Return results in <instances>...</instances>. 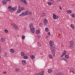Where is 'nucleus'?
<instances>
[{
    "label": "nucleus",
    "instance_id": "09e8293b",
    "mask_svg": "<svg viewBox=\"0 0 75 75\" xmlns=\"http://www.w3.org/2000/svg\"><path fill=\"white\" fill-rule=\"evenodd\" d=\"M6 1H11V0H5Z\"/></svg>",
    "mask_w": 75,
    "mask_h": 75
},
{
    "label": "nucleus",
    "instance_id": "680f3d73",
    "mask_svg": "<svg viewBox=\"0 0 75 75\" xmlns=\"http://www.w3.org/2000/svg\"><path fill=\"white\" fill-rule=\"evenodd\" d=\"M56 75H58V74H56Z\"/></svg>",
    "mask_w": 75,
    "mask_h": 75
},
{
    "label": "nucleus",
    "instance_id": "20e7f679",
    "mask_svg": "<svg viewBox=\"0 0 75 75\" xmlns=\"http://www.w3.org/2000/svg\"><path fill=\"white\" fill-rule=\"evenodd\" d=\"M8 10L11 11V12H13V11L16 10V8H13L12 6H9L8 7Z\"/></svg>",
    "mask_w": 75,
    "mask_h": 75
},
{
    "label": "nucleus",
    "instance_id": "ea45409f",
    "mask_svg": "<svg viewBox=\"0 0 75 75\" xmlns=\"http://www.w3.org/2000/svg\"><path fill=\"white\" fill-rule=\"evenodd\" d=\"M39 25L40 27H42V23H40L39 24Z\"/></svg>",
    "mask_w": 75,
    "mask_h": 75
},
{
    "label": "nucleus",
    "instance_id": "393cba45",
    "mask_svg": "<svg viewBox=\"0 0 75 75\" xmlns=\"http://www.w3.org/2000/svg\"><path fill=\"white\" fill-rule=\"evenodd\" d=\"M48 73H51L52 72V70L51 69H49L48 70Z\"/></svg>",
    "mask_w": 75,
    "mask_h": 75
},
{
    "label": "nucleus",
    "instance_id": "1a4fd4ad",
    "mask_svg": "<svg viewBox=\"0 0 75 75\" xmlns=\"http://www.w3.org/2000/svg\"><path fill=\"white\" fill-rule=\"evenodd\" d=\"M26 13L27 14V15H30V14H31L32 13L31 12H30V11H26Z\"/></svg>",
    "mask_w": 75,
    "mask_h": 75
},
{
    "label": "nucleus",
    "instance_id": "dca6fc26",
    "mask_svg": "<svg viewBox=\"0 0 75 75\" xmlns=\"http://www.w3.org/2000/svg\"><path fill=\"white\" fill-rule=\"evenodd\" d=\"M70 16L71 17H72L73 18L75 17V14L74 13H71L70 14Z\"/></svg>",
    "mask_w": 75,
    "mask_h": 75
},
{
    "label": "nucleus",
    "instance_id": "5fc2aeb1",
    "mask_svg": "<svg viewBox=\"0 0 75 75\" xmlns=\"http://www.w3.org/2000/svg\"><path fill=\"white\" fill-rule=\"evenodd\" d=\"M48 36H46V38H48Z\"/></svg>",
    "mask_w": 75,
    "mask_h": 75
},
{
    "label": "nucleus",
    "instance_id": "f257e3e1",
    "mask_svg": "<svg viewBox=\"0 0 75 75\" xmlns=\"http://www.w3.org/2000/svg\"><path fill=\"white\" fill-rule=\"evenodd\" d=\"M49 45L50 48H51V51L52 52L53 55V56H55V51L54 50V49H55V44H54L52 41L50 40L49 43Z\"/></svg>",
    "mask_w": 75,
    "mask_h": 75
},
{
    "label": "nucleus",
    "instance_id": "6e6d98bb",
    "mask_svg": "<svg viewBox=\"0 0 75 75\" xmlns=\"http://www.w3.org/2000/svg\"><path fill=\"white\" fill-rule=\"evenodd\" d=\"M6 74V72H4L3 74Z\"/></svg>",
    "mask_w": 75,
    "mask_h": 75
},
{
    "label": "nucleus",
    "instance_id": "2eb2a0df",
    "mask_svg": "<svg viewBox=\"0 0 75 75\" xmlns=\"http://www.w3.org/2000/svg\"><path fill=\"white\" fill-rule=\"evenodd\" d=\"M2 2L3 4H7V1H6V0H5L4 1H2Z\"/></svg>",
    "mask_w": 75,
    "mask_h": 75
},
{
    "label": "nucleus",
    "instance_id": "79ce46f5",
    "mask_svg": "<svg viewBox=\"0 0 75 75\" xmlns=\"http://www.w3.org/2000/svg\"><path fill=\"white\" fill-rule=\"evenodd\" d=\"M64 55H65L64 54H62L61 55V56H60V57H63V56H64Z\"/></svg>",
    "mask_w": 75,
    "mask_h": 75
},
{
    "label": "nucleus",
    "instance_id": "a878e982",
    "mask_svg": "<svg viewBox=\"0 0 75 75\" xmlns=\"http://www.w3.org/2000/svg\"><path fill=\"white\" fill-rule=\"evenodd\" d=\"M57 74H58V75H64V74L61 72L58 73H57Z\"/></svg>",
    "mask_w": 75,
    "mask_h": 75
},
{
    "label": "nucleus",
    "instance_id": "39448f33",
    "mask_svg": "<svg viewBox=\"0 0 75 75\" xmlns=\"http://www.w3.org/2000/svg\"><path fill=\"white\" fill-rule=\"evenodd\" d=\"M59 16H57L55 15V14L54 13L53 14V18L54 19V20H56V19H57V18H59Z\"/></svg>",
    "mask_w": 75,
    "mask_h": 75
},
{
    "label": "nucleus",
    "instance_id": "603ef678",
    "mask_svg": "<svg viewBox=\"0 0 75 75\" xmlns=\"http://www.w3.org/2000/svg\"><path fill=\"white\" fill-rule=\"evenodd\" d=\"M38 74H39V75H42V74H41L40 73H38Z\"/></svg>",
    "mask_w": 75,
    "mask_h": 75
},
{
    "label": "nucleus",
    "instance_id": "c03bdc74",
    "mask_svg": "<svg viewBox=\"0 0 75 75\" xmlns=\"http://www.w3.org/2000/svg\"><path fill=\"white\" fill-rule=\"evenodd\" d=\"M24 0H21V1L22 3H24Z\"/></svg>",
    "mask_w": 75,
    "mask_h": 75
},
{
    "label": "nucleus",
    "instance_id": "72a5a7b5",
    "mask_svg": "<svg viewBox=\"0 0 75 75\" xmlns=\"http://www.w3.org/2000/svg\"><path fill=\"white\" fill-rule=\"evenodd\" d=\"M8 31V30L7 29H6L5 30V33H7Z\"/></svg>",
    "mask_w": 75,
    "mask_h": 75
},
{
    "label": "nucleus",
    "instance_id": "c85d7f7f",
    "mask_svg": "<svg viewBox=\"0 0 75 75\" xmlns=\"http://www.w3.org/2000/svg\"><path fill=\"white\" fill-rule=\"evenodd\" d=\"M24 4H26V5H28V3H27V1H26L24 0V2H23Z\"/></svg>",
    "mask_w": 75,
    "mask_h": 75
},
{
    "label": "nucleus",
    "instance_id": "a19ab883",
    "mask_svg": "<svg viewBox=\"0 0 75 75\" xmlns=\"http://www.w3.org/2000/svg\"><path fill=\"white\" fill-rule=\"evenodd\" d=\"M1 47L0 46V53H1Z\"/></svg>",
    "mask_w": 75,
    "mask_h": 75
},
{
    "label": "nucleus",
    "instance_id": "c9c22d12",
    "mask_svg": "<svg viewBox=\"0 0 75 75\" xmlns=\"http://www.w3.org/2000/svg\"><path fill=\"white\" fill-rule=\"evenodd\" d=\"M38 40H40V35H38L37 37Z\"/></svg>",
    "mask_w": 75,
    "mask_h": 75
},
{
    "label": "nucleus",
    "instance_id": "b1692460",
    "mask_svg": "<svg viewBox=\"0 0 75 75\" xmlns=\"http://www.w3.org/2000/svg\"><path fill=\"white\" fill-rule=\"evenodd\" d=\"M36 34H39V33H40V31H39L38 30H37L36 31Z\"/></svg>",
    "mask_w": 75,
    "mask_h": 75
},
{
    "label": "nucleus",
    "instance_id": "37998d69",
    "mask_svg": "<svg viewBox=\"0 0 75 75\" xmlns=\"http://www.w3.org/2000/svg\"><path fill=\"white\" fill-rule=\"evenodd\" d=\"M65 59L64 58V57H63L62 58V59L61 60H63L64 61Z\"/></svg>",
    "mask_w": 75,
    "mask_h": 75
},
{
    "label": "nucleus",
    "instance_id": "7ed1b4c3",
    "mask_svg": "<svg viewBox=\"0 0 75 75\" xmlns=\"http://www.w3.org/2000/svg\"><path fill=\"white\" fill-rule=\"evenodd\" d=\"M24 10V7H22L20 6H19L18 7V8L17 10V13L18 14V13H20L22 10Z\"/></svg>",
    "mask_w": 75,
    "mask_h": 75
},
{
    "label": "nucleus",
    "instance_id": "c756f323",
    "mask_svg": "<svg viewBox=\"0 0 75 75\" xmlns=\"http://www.w3.org/2000/svg\"><path fill=\"white\" fill-rule=\"evenodd\" d=\"M23 58L24 59H28V57L27 56H25Z\"/></svg>",
    "mask_w": 75,
    "mask_h": 75
},
{
    "label": "nucleus",
    "instance_id": "a18cd8bd",
    "mask_svg": "<svg viewBox=\"0 0 75 75\" xmlns=\"http://www.w3.org/2000/svg\"><path fill=\"white\" fill-rule=\"evenodd\" d=\"M47 34L48 35H50V32H48L47 33Z\"/></svg>",
    "mask_w": 75,
    "mask_h": 75
},
{
    "label": "nucleus",
    "instance_id": "bb28decb",
    "mask_svg": "<svg viewBox=\"0 0 75 75\" xmlns=\"http://www.w3.org/2000/svg\"><path fill=\"white\" fill-rule=\"evenodd\" d=\"M48 4L49 6H51L52 4V3L51 2H49L48 3Z\"/></svg>",
    "mask_w": 75,
    "mask_h": 75
},
{
    "label": "nucleus",
    "instance_id": "e433bc0d",
    "mask_svg": "<svg viewBox=\"0 0 75 75\" xmlns=\"http://www.w3.org/2000/svg\"><path fill=\"white\" fill-rule=\"evenodd\" d=\"M38 45L39 46H41V44L40 43V42H38Z\"/></svg>",
    "mask_w": 75,
    "mask_h": 75
},
{
    "label": "nucleus",
    "instance_id": "2f4dec72",
    "mask_svg": "<svg viewBox=\"0 0 75 75\" xmlns=\"http://www.w3.org/2000/svg\"><path fill=\"white\" fill-rule=\"evenodd\" d=\"M21 56L23 57L24 56V53H23V52H21Z\"/></svg>",
    "mask_w": 75,
    "mask_h": 75
},
{
    "label": "nucleus",
    "instance_id": "8fccbe9b",
    "mask_svg": "<svg viewBox=\"0 0 75 75\" xmlns=\"http://www.w3.org/2000/svg\"><path fill=\"white\" fill-rule=\"evenodd\" d=\"M59 9H60V10H62V8H61V6H59Z\"/></svg>",
    "mask_w": 75,
    "mask_h": 75
},
{
    "label": "nucleus",
    "instance_id": "13d9d810",
    "mask_svg": "<svg viewBox=\"0 0 75 75\" xmlns=\"http://www.w3.org/2000/svg\"><path fill=\"white\" fill-rule=\"evenodd\" d=\"M53 4H54V1H53Z\"/></svg>",
    "mask_w": 75,
    "mask_h": 75
},
{
    "label": "nucleus",
    "instance_id": "4be33fe9",
    "mask_svg": "<svg viewBox=\"0 0 75 75\" xmlns=\"http://www.w3.org/2000/svg\"><path fill=\"white\" fill-rule=\"evenodd\" d=\"M49 58H50V59L52 58V55L51 54H50L49 55Z\"/></svg>",
    "mask_w": 75,
    "mask_h": 75
},
{
    "label": "nucleus",
    "instance_id": "412c9836",
    "mask_svg": "<svg viewBox=\"0 0 75 75\" xmlns=\"http://www.w3.org/2000/svg\"><path fill=\"white\" fill-rule=\"evenodd\" d=\"M65 58L66 59H68L69 58V56L68 55H65Z\"/></svg>",
    "mask_w": 75,
    "mask_h": 75
},
{
    "label": "nucleus",
    "instance_id": "0e129e2a",
    "mask_svg": "<svg viewBox=\"0 0 75 75\" xmlns=\"http://www.w3.org/2000/svg\"><path fill=\"white\" fill-rule=\"evenodd\" d=\"M21 1V0H20Z\"/></svg>",
    "mask_w": 75,
    "mask_h": 75
},
{
    "label": "nucleus",
    "instance_id": "473e14b6",
    "mask_svg": "<svg viewBox=\"0 0 75 75\" xmlns=\"http://www.w3.org/2000/svg\"><path fill=\"white\" fill-rule=\"evenodd\" d=\"M25 36H24V35H23L22 36V39H24V38H25Z\"/></svg>",
    "mask_w": 75,
    "mask_h": 75
},
{
    "label": "nucleus",
    "instance_id": "5701e85b",
    "mask_svg": "<svg viewBox=\"0 0 75 75\" xmlns=\"http://www.w3.org/2000/svg\"><path fill=\"white\" fill-rule=\"evenodd\" d=\"M45 31H46V32H48V31H49V29L48 28H45Z\"/></svg>",
    "mask_w": 75,
    "mask_h": 75
},
{
    "label": "nucleus",
    "instance_id": "6e6552de",
    "mask_svg": "<svg viewBox=\"0 0 75 75\" xmlns=\"http://www.w3.org/2000/svg\"><path fill=\"white\" fill-rule=\"evenodd\" d=\"M30 29V31H31L32 33H34L35 32V28H31Z\"/></svg>",
    "mask_w": 75,
    "mask_h": 75
},
{
    "label": "nucleus",
    "instance_id": "4c0bfd02",
    "mask_svg": "<svg viewBox=\"0 0 75 75\" xmlns=\"http://www.w3.org/2000/svg\"><path fill=\"white\" fill-rule=\"evenodd\" d=\"M7 54H6V53H5L4 54V57H7Z\"/></svg>",
    "mask_w": 75,
    "mask_h": 75
},
{
    "label": "nucleus",
    "instance_id": "052dcab7",
    "mask_svg": "<svg viewBox=\"0 0 75 75\" xmlns=\"http://www.w3.org/2000/svg\"><path fill=\"white\" fill-rule=\"evenodd\" d=\"M1 56H0V58H1Z\"/></svg>",
    "mask_w": 75,
    "mask_h": 75
},
{
    "label": "nucleus",
    "instance_id": "f03ea898",
    "mask_svg": "<svg viewBox=\"0 0 75 75\" xmlns=\"http://www.w3.org/2000/svg\"><path fill=\"white\" fill-rule=\"evenodd\" d=\"M69 42L70 43L68 45V47L69 48L72 49L73 47H74V41L71 40L69 41Z\"/></svg>",
    "mask_w": 75,
    "mask_h": 75
},
{
    "label": "nucleus",
    "instance_id": "6ab92c4d",
    "mask_svg": "<svg viewBox=\"0 0 75 75\" xmlns=\"http://www.w3.org/2000/svg\"><path fill=\"white\" fill-rule=\"evenodd\" d=\"M67 12L69 14H71L72 13V11L71 10H69L67 11Z\"/></svg>",
    "mask_w": 75,
    "mask_h": 75
},
{
    "label": "nucleus",
    "instance_id": "cd10ccee",
    "mask_svg": "<svg viewBox=\"0 0 75 75\" xmlns=\"http://www.w3.org/2000/svg\"><path fill=\"white\" fill-rule=\"evenodd\" d=\"M44 71H41L40 72V73L41 74H42V75H44Z\"/></svg>",
    "mask_w": 75,
    "mask_h": 75
},
{
    "label": "nucleus",
    "instance_id": "7c9ffc66",
    "mask_svg": "<svg viewBox=\"0 0 75 75\" xmlns=\"http://www.w3.org/2000/svg\"><path fill=\"white\" fill-rule=\"evenodd\" d=\"M62 54L64 55H65V54H66V51L64 50Z\"/></svg>",
    "mask_w": 75,
    "mask_h": 75
},
{
    "label": "nucleus",
    "instance_id": "0eeeda50",
    "mask_svg": "<svg viewBox=\"0 0 75 75\" xmlns=\"http://www.w3.org/2000/svg\"><path fill=\"white\" fill-rule=\"evenodd\" d=\"M44 24L45 25H47V24L48 23V21H47V19H45L44 20Z\"/></svg>",
    "mask_w": 75,
    "mask_h": 75
},
{
    "label": "nucleus",
    "instance_id": "de8ad7c7",
    "mask_svg": "<svg viewBox=\"0 0 75 75\" xmlns=\"http://www.w3.org/2000/svg\"><path fill=\"white\" fill-rule=\"evenodd\" d=\"M57 2H60L61 0H57Z\"/></svg>",
    "mask_w": 75,
    "mask_h": 75
},
{
    "label": "nucleus",
    "instance_id": "ddd939ff",
    "mask_svg": "<svg viewBox=\"0 0 75 75\" xmlns=\"http://www.w3.org/2000/svg\"><path fill=\"white\" fill-rule=\"evenodd\" d=\"M71 27L73 29V30H75V27L73 25H72V24L70 25Z\"/></svg>",
    "mask_w": 75,
    "mask_h": 75
},
{
    "label": "nucleus",
    "instance_id": "9b49d317",
    "mask_svg": "<svg viewBox=\"0 0 75 75\" xmlns=\"http://www.w3.org/2000/svg\"><path fill=\"white\" fill-rule=\"evenodd\" d=\"M1 41L3 42H4V41H5V38H2L1 39Z\"/></svg>",
    "mask_w": 75,
    "mask_h": 75
},
{
    "label": "nucleus",
    "instance_id": "f8f14e48",
    "mask_svg": "<svg viewBox=\"0 0 75 75\" xmlns=\"http://www.w3.org/2000/svg\"><path fill=\"white\" fill-rule=\"evenodd\" d=\"M10 51L12 53H14V50L13 49H11L10 50Z\"/></svg>",
    "mask_w": 75,
    "mask_h": 75
},
{
    "label": "nucleus",
    "instance_id": "f704fd0d",
    "mask_svg": "<svg viewBox=\"0 0 75 75\" xmlns=\"http://www.w3.org/2000/svg\"><path fill=\"white\" fill-rule=\"evenodd\" d=\"M23 16V13L19 15V16Z\"/></svg>",
    "mask_w": 75,
    "mask_h": 75
},
{
    "label": "nucleus",
    "instance_id": "58836bf2",
    "mask_svg": "<svg viewBox=\"0 0 75 75\" xmlns=\"http://www.w3.org/2000/svg\"><path fill=\"white\" fill-rule=\"evenodd\" d=\"M18 69H16V72H18Z\"/></svg>",
    "mask_w": 75,
    "mask_h": 75
},
{
    "label": "nucleus",
    "instance_id": "864d4df0",
    "mask_svg": "<svg viewBox=\"0 0 75 75\" xmlns=\"http://www.w3.org/2000/svg\"><path fill=\"white\" fill-rule=\"evenodd\" d=\"M34 75H39V74H38V73L37 74H34Z\"/></svg>",
    "mask_w": 75,
    "mask_h": 75
},
{
    "label": "nucleus",
    "instance_id": "4468645a",
    "mask_svg": "<svg viewBox=\"0 0 75 75\" xmlns=\"http://www.w3.org/2000/svg\"><path fill=\"white\" fill-rule=\"evenodd\" d=\"M29 26H30V29L34 28L33 27V24H30L29 25Z\"/></svg>",
    "mask_w": 75,
    "mask_h": 75
},
{
    "label": "nucleus",
    "instance_id": "9d476101",
    "mask_svg": "<svg viewBox=\"0 0 75 75\" xmlns=\"http://www.w3.org/2000/svg\"><path fill=\"white\" fill-rule=\"evenodd\" d=\"M26 63V61L25 60H23L22 61V63L23 65H25Z\"/></svg>",
    "mask_w": 75,
    "mask_h": 75
},
{
    "label": "nucleus",
    "instance_id": "4d7b16f0",
    "mask_svg": "<svg viewBox=\"0 0 75 75\" xmlns=\"http://www.w3.org/2000/svg\"><path fill=\"white\" fill-rule=\"evenodd\" d=\"M25 31L26 30L25 28H24L23 29Z\"/></svg>",
    "mask_w": 75,
    "mask_h": 75
},
{
    "label": "nucleus",
    "instance_id": "3c124183",
    "mask_svg": "<svg viewBox=\"0 0 75 75\" xmlns=\"http://www.w3.org/2000/svg\"><path fill=\"white\" fill-rule=\"evenodd\" d=\"M72 72L73 73H75V72H74V71H70V72Z\"/></svg>",
    "mask_w": 75,
    "mask_h": 75
},
{
    "label": "nucleus",
    "instance_id": "aec40b11",
    "mask_svg": "<svg viewBox=\"0 0 75 75\" xmlns=\"http://www.w3.org/2000/svg\"><path fill=\"white\" fill-rule=\"evenodd\" d=\"M46 16V14L45 13H42V17H45Z\"/></svg>",
    "mask_w": 75,
    "mask_h": 75
},
{
    "label": "nucleus",
    "instance_id": "423d86ee",
    "mask_svg": "<svg viewBox=\"0 0 75 75\" xmlns=\"http://www.w3.org/2000/svg\"><path fill=\"white\" fill-rule=\"evenodd\" d=\"M13 27L14 29L16 30H18V27H17V26L16 25L14 24H13Z\"/></svg>",
    "mask_w": 75,
    "mask_h": 75
},
{
    "label": "nucleus",
    "instance_id": "e2e57ef3",
    "mask_svg": "<svg viewBox=\"0 0 75 75\" xmlns=\"http://www.w3.org/2000/svg\"><path fill=\"white\" fill-rule=\"evenodd\" d=\"M50 1H52V0H50Z\"/></svg>",
    "mask_w": 75,
    "mask_h": 75
},
{
    "label": "nucleus",
    "instance_id": "bf43d9fd",
    "mask_svg": "<svg viewBox=\"0 0 75 75\" xmlns=\"http://www.w3.org/2000/svg\"><path fill=\"white\" fill-rule=\"evenodd\" d=\"M72 6H74V5L73 4L72 5Z\"/></svg>",
    "mask_w": 75,
    "mask_h": 75
},
{
    "label": "nucleus",
    "instance_id": "a211bd4d",
    "mask_svg": "<svg viewBox=\"0 0 75 75\" xmlns=\"http://www.w3.org/2000/svg\"><path fill=\"white\" fill-rule=\"evenodd\" d=\"M30 58L33 59H34L35 58V56H30Z\"/></svg>",
    "mask_w": 75,
    "mask_h": 75
},
{
    "label": "nucleus",
    "instance_id": "49530a36",
    "mask_svg": "<svg viewBox=\"0 0 75 75\" xmlns=\"http://www.w3.org/2000/svg\"><path fill=\"white\" fill-rule=\"evenodd\" d=\"M64 61H65V62H68V60H67V59H64Z\"/></svg>",
    "mask_w": 75,
    "mask_h": 75
},
{
    "label": "nucleus",
    "instance_id": "f3484780",
    "mask_svg": "<svg viewBox=\"0 0 75 75\" xmlns=\"http://www.w3.org/2000/svg\"><path fill=\"white\" fill-rule=\"evenodd\" d=\"M23 16H27V14L26 11H25L24 12H23Z\"/></svg>",
    "mask_w": 75,
    "mask_h": 75
}]
</instances>
